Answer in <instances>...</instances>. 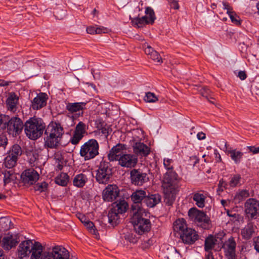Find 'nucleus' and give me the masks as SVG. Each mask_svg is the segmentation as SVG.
Wrapping results in <instances>:
<instances>
[{
	"mask_svg": "<svg viewBox=\"0 0 259 259\" xmlns=\"http://www.w3.org/2000/svg\"><path fill=\"white\" fill-rule=\"evenodd\" d=\"M30 259H72L68 250L62 245H54L47 249L38 241L32 243Z\"/></svg>",
	"mask_w": 259,
	"mask_h": 259,
	"instance_id": "nucleus-1",
	"label": "nucleus"
},
{
	"mask_svg": "<svg viewBox=\"0 0 259 259\" xmlns=\"http://www.w3.org/2000/svg\"><path fill=\"white\" fill-rule=\"evenodd\" d=\"M63 134V128L60 124L56 122L50 123L45 131L46 136L45 146L49 148H56L59 144Z\"/></svg>",
	"mask_w": 259,
	"mask_h": 259,
	"instance_id": "nucleus-2",
	"label": "nucleus"
},
{
	"mask_svg": "<svg viewBox=\"0 0 259 259\" xmlns=\"http://www.w3.org/2000/svg\"><path fill=\"white\" fill-rule=\"evenodd\" d=\"M135 209H137L136 212L133 213L131 222L134 227L135 232L141 235L148 232L151 228V222L149 220L145 219L143 217L144 214L147 215L145 209H140L139 207L133 206Z\"/></svg>",
	"mask_w": 259,
	"mask_h": 259,
	"instance_id": "nucleus-3",
	"label": "nucleus"
},
{
	"mask_svg": "<svg viewBox=\"0 0 259 259\" xmlns=\"http://www.w3.org/2000/svg\"><path fill=\"white\" fill-rule=\"evenodd\" d=\"M46 128L45 123L42 119L35 117L30 118L24 124V131L26 136L31 140H36L43 134Z\"/></svg>",
	"mask_w": 259,
	"mask_h": 259,
	"instance_id": "nucleus-4",
	"label": "nucleus"
},
{
	"mask_svg": "<svg viewBox=\"0 0 259 259\" xmlns=\"http://www.w3.org/2000/svg\"><path fill=\"white\" fill-rule=\"evenodd\" d=\"M99 145L95 139H90L81 146L80 155L85 160L94 158L99 154Z\"/></svg>",
	"mask_w": 259,
	"mask_h": 259,
	"instance_id": "nucleus-5",
	"label": "nucleus"
},
{
	"mask_svg": "<svg viewBox=\"0 0 259 259\" xmlns=\"http://www.w3.org/2000/svg\"><path fill=\"white\" fill-rule=\"evenodd\" d=\"M188 215L198 226L204 229L209 228L210 220L203 211L193 207L189 210Z\"/></svg>",
	"mask_w": 259,
	"mask_h": 259,
	"instance_id": "nucleus-6",
	"label": "nucleus"
},
{
	"mask_svg": "<svg viewBox=\"0 0 259 259\" xmlns=\"http://www.w3.org/2000/svg\"><path fill=\"white\" fill-rule=\"evenodd\" d=\"M112 175V168L108 162H101L99 169L97 170L96 179L100 184H107Z\"/></svg>",
	"mask_w": 259,
	"mask_h": 259,
	"instance_id": "nucleus-7",
	"label": "nucleus"
},
{
	"mask_svg": "<svg viewBox=\"0 0 259 259\" xmlns=\"http://www.w3.org/2000/svg\"><path fill=\"white\" fill-rule=\"evenodd\" d=\"M5 127L7 125V130L9 134L16 137L20 134L24 127L22 120L17 117H12L8 122L4 123Z\"/></svg>",
	"mask_w": 259,
	"mask_h": 259,
	"instance_id": "nucleus-8",
	"label": "nucleus"
},
{
	"mask_svg": "<svg viewBox=\"0 0 259 259\" xmlns=\"http://www.w3.org/2000/svg\"><path fill=\"white\" fill-rule=\"evenodd\" d=\"M131 182L137 186H142L149 181V178L146 172L140 169H133L130 172Z\"/></svg>",
	"mask_w": 259,
	"mask_h": 259,
	"instance_id": "nucleus-9",
	"label": "nucleus"
},
{
	"mask_svg": "<svg viewBox=\"0 0 259 259\" xmlns=\"http://www.w3.org/2000/svg\"><path fill=\"white\" fill-rule=\"evenodd\" d=\"M245 212L248 218L253 219L259 211V203L253 198H249L244 204Z\"/></svg>",
	"mask_w": 259,
	"mask_h": 259,
	"instance_id": "nucleus-10",
	"label": "nucleus"
},
{
	"mask_svg": "<svg viewBox=\"0 0 259 259\" xmlns=\"http://www.w3.org/2000/svg\"><path fill=\"white\" fill-rule=\"evenodd\" d=\"M22 183L26 186L34 184L39 179V175L33 169H28L22 172L21 175Z\"/></svg>",
	"mask_w": 259,
	"mask_h": 259,
	"instance_id": "nucleus-11",
	"label": "nucleus"
},
{
	"mask_svg": "<svg viewBox=\"0 0 259 259\" xmlns=\"http://www.w3.org/2000/svg\"><path fill=\"white\" fill-rule=\"evenodd\" d=\"M146 192L144 190H137L134 191L132 194L131 197L132 200L134 202V204L131 206V209L133 213L136 212L137 209H135L133 206H138L140 209H144L142 207V203H144V200L145 199L146 197Z\"/></svg>",
	"mask_w": 259,
	"mask_h": 259,
	"instance_id": "nucleus-12",
	"label": "nucleus"
},
{
	"mask_svg": "<svg viewBox=\"0 0 259 259\" xmlns=\"http://www.w3.org/2000/svg\"><path fill=\"white\" fill-rule=\"evenodd\" d=\"M236 243L233 237L230 238L222 246L225 255L228 259H235Z\"/></svg>",
	"mask_w": 259,
	"mask_h": 259,
	"instance_id": "nucleus-13",
	"label": "nucleus"
},
{
	"mask_svg": "<svg viewBox=\"0 0 259 259\" xmlns=\"http://www.w3.org/2000/svg\"><path fill=\"white\" fill-rule=\"evenodd\" d=\"M180 238L183 242L187 244H193L198 239V235L197 232L191 228H188L181 233Z\"/></svg>",
	"mask_w": 259,
	"mask_h": 259,
	"instance_id": "nucleus-14",
	"label": "nucleus"
},
{
	"mask_svg": "<svg viewBox=\"0 0 259 259\" xmlns=\"http://www.w3.org/2000/svg\"><path fill=\"white\" fill-rule=\"evenodd\" d=\"M119 192L116 185H109L103 192V198L106 201H112L118 196Z\"/></svg>",
	"mask_w": 259,
	"mask_h": 259,
	"instance_id": "nucleus-15",
	"label": "nucleus"
},
{
	"mask_svg": "<svg viewBox=\"0 0 259 259\" xmlns=\"http://www.w3.org/2000/svg\"><path fill=\"white\" fill-rule=\"evenodd\" d=\"M119 164L122 167H133L138 162L137 157L133 154H122L118 160Z\"/></svg>",
	"mask_w": 259,
	"mask_h": 259,
	"instance_id": "nucleus-16",
	"label": "nucleus"
},
{
	"mask_svg": "<svg viewBox=\"0 0 259 259\" xmlns=\"http://www.w3.org/2000/svg\"><path fill=\"white\" fill-rule=\"evenodd\" d=\"M177 179V174L172 170H167L164 175L162 181L163 189L174 188L173 184Z\"/></svg>",
	"mask_w": 259,
	"mask_h": 259,
	"instance_id": "nucleus-17",
	"label": "nucleus"
},
{
	"mask_svg": "<svg viewBox=\"0 0 259 259\" xmlns=\"http://www.w3.org/2000/svg\"><path fill=\"white\" fill-rule=\"evenodd\" d=\"M126 149V146L124 144H117L114 146L109 151L108 157L110 161L118 160L122 156V150Z\"/></svg>",
	"mask_w": 259,
	"mask_h": 259,
	"instance_id": "nucleus-18",
	"label": "nucleus"
},
{
	"mask_svg": "<svg viewBox=\"0 0 259 259\" xmlns=\"http://www.w3.org/2000/svg\"><path fill=\"white\" fill-rule=\"evenodd\" d=\"M47 95L45 93H39L32 101L31 107L33 110H38L47 104Z\"/></svg>",
	"mask_w": 259,
	"mask_h": 259,
	"instance_id": "nucleus-19",
	"label": "nucleus"
},
{
	"mask_svg": "<svg viewBox=\"0 0 259 259\" xmlns=\"http://www.w3.org/2000/svg\"><path fill=\"white\" fill-rule=\"evenodd\" d=\"M33 241L28 240L22 242L19 246L18 249V255L19 258H22L30 253V249Z\"/></svg>",
	"mask_w": 259,
	"mask_h": 259,
	"instance_id": "nucleus-20",
	"label": "nucleus"
},
{
	"mask_svg": "<svg viewBox=\"0 0 259 259\" xmlns=\"http://www.w3.org/2000/svg\"><path fill=\"white\" fill-rule=\"evenodd\" d=\"M132 146L134 152L137 155L145 156L149 154L150 148L143 143L134 142Z\"/></svg>",
	"mask_w": 259,
	"mask_h": 259,
	"instance_id": "nucleus-21",
	"label": "nucleus"
},
{
	"mask_svg": "<svg viewBox=\"0 0 259 259\" xmlns=\"http://www.w3.org/2000/svg\"><path fill=\"white\" fill-rule=\"evenodd\" d=\"M161 196L159 194H154L146 195L144 203L149 207H153L161 201Z\"/></svg>",
	"mask_w": 259,
	"mask_h": 259,
	"instance_id": "nucleus-22",
	"label": "nucleus"
},
{
	"mask_svg": "<svg viewBox=\"0 0 259 259\" xmlns=\"http://www.w3.org/2000/svg\"><path fill=\"white\" fill-rule=\"evenodd\" d=\"M18 243V241L17 240L16 237H14L12 235L5 237L2 240L3 247L7 250H9L12 247L15 246Z\"/></svg>",
	"mask_w": 259,
	"mask_h": 259,
	"instance_id": "nucleus-23",
	"label": "nucleus"
},
{
	"mask_svg": "<svg viewBox=\"0 0 259 259\" xmlns=\"http://www.w3.org/2000/svg\"><path fill=\"white\" fill-rule=\"evenodd\" d=\"M86 104L85 102L68 103L66 104V109L70 113H73L85 109Z\"/></svg>",
	"mask_w": 259,
	"mask_h": 259,
	"instance_id": "nucleus-24",
	"label": "nucleus"
},
{
	"mask_svg": "<svg viewBox=\"0 0 259 259\" xmlns=\"http://www.w3.org/2000/svg\"><path fill=\"white\" fill-rule=\"evenodd\" d=\"M18 97L14 93H11L7 99L6 104L8 110L15 112L17 109Z\"/></svg>",
	"mask_w": 259,
	"mask_h": 259,
	"instance_id": "nucleus-25",
	"label": "nucleus"
},
{
	"mask_svg": "<svg viewBox=\"0 0 259 259\" xmlns=\"http://www.w3.org/2000/svg\"><path fill=\"white\" fill-rule=\"evenodd\" d=\"M131 22L133 26L139 28L143 27L147 24H150L148 21V16H139L132 18L130 17Z\"/></svg>",
	"mask_w": 259,
	"mask_h": 259,
	"instance_id": "nucleus-26",
	"label": "nucleus"
},
{
	"mask_svg": "<svg viewBox=\"0 0 259 259\" xmlns=\"http://www.w3.org/2000/svg\"><path fill=\"white\" fill-rule=\"evenodd\" d=\"M163 189L164 194V202L166 205L170 206L172 204L175 200V195L173 193L174 191V188H165Z\"/></svg>",
	"mask_w": 259,
	"mask_h": 259,
	"instance_id": "nucleus-27",
	"label": "nucleus"
},
{
	"mask_svg": "<svg viewBox=\"0 0 259 259\" xmlns=\"http://www.w3.org/2000/svg\"><path fill=\"white\" fill-rule=\"evenodd\" d=\"M227 152L230 154L231 159L235 164H238L241 162L243 156V152L237 151L236 149L229 150Z\"/></svg>",
	"mask_w": 259,
	"mask_h": 259,
	"instance_id": "nucleus-28",
	"label": "nucleus"
},
{
	"mask_svg": "<svg viewBox=\"0 0 259 259\" xmlns=\"http://www.w3.org/2000/svg\"><path fill=\"white\" fill-rule=\"evenodd\" d=\"M108 222L112 226H115L119 223V213L115 209H111L108 214Z\"/></svg>",
	"mask_w": 259,
	"mask_h": 259,
	"instance_id": "nucleus-29",
	"label": "nucleus"
},
{
	"mask_svg": "<svg viewBox=\"0 0 259 259\" xmlns=\"http://www.w3.org/2000/svg\"><path fill=\"white\" fill-rule=\"evenodd\" d=\"M87 181L88 178L87 176L83 174H80L74 178L73 184L77 187L82 188L85 185Z\"/></svg>",
	"mask_w": 259,
	"mask_h": 259,
	"instance_id": "nucleus-30",
	"label": "nucleus"
},
{
	"mask_svg": "<svg viewBox=\"0 0 259 259\" xmlns=\"http://www.w3.org/2000/svg\"><path fill=\"white\" fill-rule=\"evenodd\" d=\"M188 228L185 221L183 219L177 220L174 223V230L175 231L179 232L180 235L181 233H183V231Z\"/></svg>",
	"mask_w": 259,
	"mask_h": 259,
	"instance_id": "nucleus-31",
	"label": "nucleus"
},
{
	"mask_svg": "<svg viewBox=\"0 0 259 259\" xmlns=\"http://www.w3.org/2000/svg\"><path fill=\"white\" fill-rule=\"evenodd\" d=\"M224 9L227 10V13L229 15L232 22L236 25H240V22L238 19L239 17L232 11V9L230 8V6L226 3H223Z\"/></svg>",
	"mask_w": 259,
	"mask_h": 259,
	"instance_id": "nucleus-32",
	"label": "nucleus"
},
{
	"mask_svg": "<svg viewBox=\"0 0 259 259\" xmlns=\"http://www.w3.org/2000/svg\"><path fill=\"white\" fill-rule=\"evenodd\" d=\"M113 205L114 207L112 209H115L116 212H118L119 214H122L125 212L128 207V204L124 200H121L119 202H115L113 203Z\"/></svg>",
	"mask_w": 259,
	"mask_h": 259,
	"instance_id": "nucleus-33",
	"label": "nucleus"
},
{
	"mask_svg": "<svg viewBox=\"0 0 259 259\" xmlns=\"http://www.w3.org/2000/svg\"><path fill=\"white\" fill-rule=\"evenodd\" d=\"M3 174L4 175V182L5 185L14 182L17 179V174L12 169L6 170Z\"/></svg>",
	"mask_w": 259,
	"mask_h": 259,
	"instance_id": "nucleus-34",
	"label": "nucleus"
},
{
	"mask_svg": "<svg viewBox=\"0 0 259 259\" xmlns=\"http://www.w3.org/2000/svg\"><path fill=\"white\" fill-rule=\"evenodd\" d=\"M249 196V193L247 190H241L236 193L234 197V201L235 203H239Z\"/></svg>",
	"mask_w": 259,
	"mask_h": 259,
	"instance_id": "nucleus-35",
	"label": "nucleus"
},
{
	"mask_svg": "<svg viewBox=\"0 0 259 259\" xmlns=\"http://www.w3.org/2000/svg\"><path fill=\"white\" fill-rule=\"evenodd\" d=\"M167 259H181V254L173 246H170L166 250Z\"/></svg>",
	"mask_w": 259,
	"mask_h": 259,
	"instance_id": "nucleus-36",
	"label": "nucleus"
},
{
	"mask_svg": "<svg viewBox=\"0 0 259 259\" xmlns=\"http://www.w3.org/2000/svg\"><path fill=\"white\" fill-rule=\"evenodd\" d=\"M69 181V177L66 173H61L55 178V183L60 186H66Z\"/></svg>",
	"mask_w": 259,
	"mask_h": 259,
	"instance_id": "nucleus-37",
	"label": "nucleus"
},
{
	"mask_svg": "<svg viewBox=\"0 0 259 259\" xmlns=\"http://www.w3.org/2000/svg\"><path fill=\"white\" fill-rule=\"evenodd\" d=\"M217 240L214 238L212 235H209L205 240V250L209 251L214 246Z\"/></svg>",
	"mask_w": 259,
	"mask_h": 259,
	"instance_id": "nucleus-38",
	"label": "nucleus"
},
{
	"mask_svg": "<svg viewBox=\"0 0 259 259\" xmlns=\"http://www.w3.org/2000/svg\"><path fill=\"white\" fill-rule=\"evenodd\" d=\"M205 197L203 194L196 193L194 195L193 200L196 201L197 205L200 208L204 206Z\"/></svg>",
	"mask_w": 259,
	"mask_h": 259,
	"instance_id": "nucleus-39",
	"label": "nucleus"
},
{
	"mask_svg": "<svg viewBox=\"0 0 259 259\" xmlns=\"http://www.w3.org/2000/svg\"><path fill=\"white\" fill-rule=\"evenodd\" d=\"M11 222L9 218L2 217L0 218V231H4L9 230L10 228Z\"/></svg>",
	"mask_w": 259,
	"mask_h": 259,
	"instance_id": "nucleus-40",
	"label": "nucleus"
},
{
	"mask_svg": "<svg viewBox=\"0 0 259 259\" xmlns=\"http://www.w3.org/2000/svg\"><path fill=\"white\" fill-rule=\"evenodd\" d=\"M145 13L146 14L145 16H148V21L150 24H152L156 19V16L154 10L151 7H147L145 9Z\"/></svg>",
	"mask_w": 259,
	"mask_h": 259,
	"instance_id": "nucleus-41",
	"label": "nucleus"
},
{
	"mask_svg": "<svg viewBox=\"0 0 259 259\" xmlns=\"http://www.w3.org/2000/svg\"><path fill=\"white\" fill-rule=\"evenodd\" d=\"M242 235L244 238L245 239L250 238L253 233L254 232L253 227L252 225L249 224L246 226L242 230Z\"/></svg>",
	"mask_w": 259,
	"mask_h": 259,
	"instance_id": "nucleus-42",
	"label": "nucleus"
},
{
	"mask_svg": "<svg viewBox=\"0 0 259 259\" xmlns=\"http://www.w3.org/2000/svg\"><path fill=\"white\" fill-rule=\"evenodd\" d=\"M17 159L13 156L8 155L5 158V165L9 169L14 166L16 163Z\"/></svg>",
	"mask_w": 259,
	"mask_h": 259,
	"instance_id": "nucleus-43",
	"label": "nucleus"
},
{
	"mask_svg": "<svg viewBox=\"0 0 259 259\" xmlns=\"http://www.w3.org/2000/svg\"><path fill=\"white\" fill-rule=\"evenodd\" d=\"M21 154L22 150L21 147L19 145L16 144L14 145L12 147L9 155L17 159L18 156L21 155Z\"/></svg>",
	"mask_w": 259,
	"mask_h": 259,
	"instance_id": "nucleus-44",
	"label": "nucleus"
},
{
	"mask_svg": "<svg viewBox=\"0 0 259 259\" xmlns=\"http://www.w3.org/2000/svg\"><path fill=\"white\" fill-rule=\"evenodd\" d=\"M144 100L146 102L154 103L157 101L158 99L154 93L148 92L146 94Z\"/></svg>",
	"mask_w": 259,
	"mask_h": 259,
	"instance_id": "nucleus-45",
	"label": "nucleus"
},
{
	"mask_svg": "<svg viewBox=\"0 0 259 259\" xmlns=\"http://www.w3.org/2000/svg\"><path fill=\"white\" fill-rule=\"evenodd\" d=\"M85 125L84 123L81 121L79 122L76 126L74 133L83 136L85 132Z\"/></svg>",
	"mask_w": 259,
	"mask_h": 259,
	"instance_id": "nucleus-46",
	"label": "nucleus"
},
{
	"mask_svg": "<svg viewBox=\"0 0 259 259\" xmlns=\"http://www.w3.org/2000/svg\"><path fill=\"white\" fill-rule=\"evenodd\" d=\"M84 226H86V227L89 229V230L93 234H95L97 236L99 235L97 230L95 228V225L94 223L89 221L88 220L85 223H84Z\"/></svg>",
	"mask_w": 259,
	"mask_h": 259,
	"instance_id": "nucleus-47",
	"label": "nucleus"
},
{
	"mask_svg": "<svg viewBox=\"0 0 259 259\" xmlns=\"http://www.w3.org/2000/svg\"><path fill=\"white\" fill-rule=\"evenodd\" d=\"M48 184L45 182L41 183H38L34 186L35 191H39L40 192H45L48 189Z\"/></svg>",
	"mask_w": 259,
	"mask_h": 259,
	"instance_id": "nucleus-48",
	"label": "nucleus"
},
{
	"mask_svg": "<svg viewBox=\"0 0 259 259\" xmlns=\"http://www.w3.org/2000/svg\"><path fill=\"white\" fill-rule=\"evenodd\" d=\"M27 155L29 156V161L31 164L33 163L38 159L39 155L36 151L28 152Z\"/></svg>",
	"mask_w": 259,
	"mask_h": 259,
	"instance_id": "nucleus-49",
	"label": "nucleus"
},
{
	"mask_svg": "<svg viewBox=\"0 0 259 259\" xmlns=\"http://www.w3.org/2000/svg\"><path fill=\"white\" fill-rule=\"evenodd\" d=\"M241 177L239 175H234L230 181L229 185L231 187H236L239 183Z\"/></svg>",
	"mask_w": 259,
	"mask_h": 259,
	"instance_id": "nucleus-50",
	"label": "nucleus"
},
{
	"mask_svg": "<svg viewBox=\"0 0 259 259\" xmlns=\"http://www.w3.org/2000/svg\"><path fill=\"white\" fill-rule=\"evenodd\" d=\"M150 58L154 61L160 64L162 63L163 62L162 58L156 51L153 52V54L150 56Z\"/></svg>",
	"mask_w": 259,
	"mask_h": 259,
	"instance_id": "nucleus-51",
	"label": "nucleus"
},
{
	"mask_svg": "<svg viewBox=\"0 0 259 259\" xmlns=\"http://www.w3.org/2000/svg\"><path fill=\"white\" fill-rule=\"evenodd\" d=\"M83 137V135H80L74 133L73 137L71 139V143L73 145H76L78 144L79 141Z\"/></svg>",
	"mask_w": 259,
	"mask_h": 259,
	"instance_id": "nucleus-52",
	"label": "nucleus"
},
{
	"mask_svg": "<svg viewBox=\"0 0 259 259\" xmlns=\"http://www.w3.org/2000/svg\"><path fill=\"white\" fill-rule=\"evenodd\" d=\"M8 144V139L6 136L4 135H0V148L5 149L6 145Z\"/></svg>",
	"mask_w": 259,
	"mask_h": 259,
	"instance_id": "nucleus-53",
	"label": "nucleus"
},
{
	"mask_svg": "<svg viewBox=\"0 0 259 259\" xmlns=\"http://www.w3.org/2000/svg\"><path fill=\"white\" fill-rule=\"evenodd\" d=\"M172 160L171 159L167 158L164 159L163 164L167 170H172L173 165L171 164Z\"/></svg>",
	"mask_w": 259,
	"mask_h": 259,
	"instance_id": "nucleus-54",
	"label": "nucleus"
},
{
	"mask_svg": "<svg viewBox=\"0 0 259 259\" xmlns=\"http://www.w3.org/2000/svg\"><path fill=\"white\" fill-rule=\"evenodd\" d=\"M125 238L133 243H136L138 240V237L133 233L126 235L125 236Z\"/></svg>",
	"mask_w": 259,
	"mask_h": 259,
	"instance_id": "nucleus-55",
	"label": "nucleus"
},
{
	"mask_svg": "<svg viewBox=\"0 0 259 259\" xmlns=\"http://www.w3.org/2000/svg\"><path fill=\"white\" fill-rule=\"evenodd\" d=\"M108 32V29L104 26H100L96 28L95 34L105 33Z\"/></svg>",
	"mask_w": 259,
	"mask_h": 259,
	"instance_id": "nucleus-56",
	"label": "nucleus"
},
{
	"mask_svg": "<svg viewBox=\"0 0 259 259\" xmlns=\"http://www.w3.org/2000/svg\"><path fill=\"white\" fill-rule=\"evenodd\" d=\"M227 184L225 183V182L223 180L221 179L220 182L219 184L218 185V192H223V188H226Z\"/></svg>",
	"mask_w": 259,
	"mask_h": 259,
	"instance_id": "nucleus-57",
	"label": "nucleus"
},
{
	"mask_svg": "<svg viewBox=\"0 0 259 259\" xmlns=\"http://www.w3.org/2000/svg\"><path fill=\"white\" fill-rule=\"evenodd\" d=\"M200 94L201 95L205 97L206 98L208 99V95L210 93V91L206 87L203 88L200 90Z\"/></svg>",
	"mask_w": 259,
	"mask_h": 259,
	"instance_id": "nucleus-58",
	"label": "nucleus"
},
{
	"mask_svg": "<svg viewBox=\"0 0 259 259\" xmlns=\"http://www.w3.org/2000/svg\"><path fill=\"white\" fill-rule=\"evenodd\" d=\"M168 3L170 4V6L171 8H173L176 10H178L179 9V6L178 3L176 0H168Z\"/></svg>",
	"mask_w": 259,
	"mask_h": 259,
	"instance_id": "nucleus-59",
	"label": "nucleus"
},
{
	"mask_svg": "<svg viewBox=\"0 0 259 259\" xmlns=\"http://www.w3.org/2000/svg\"><path fill=\"white\" fill-rule=\"evenodd\" d=\"M154 241L152 239H150L146 241H144V242L143 243V248L144 249L149 248L154 243Z\"/></svg>",
	"mask_w": 259,
	"mask_h": 259,
	"instance_id": "nucleus-60",
	"label": "nucleus"
},
{
	"mask_svg": "<svg viewBox=\"0 0 259 259\" xmlns=\"http://www.w3.org/2000/svg\"><path fill=\"white\" fill-rule=\"evenodd\" d=\"M109 127L107 126H104L101 128L99 131L101 133H102L103 135H104L106 138L108 136L109 134Z\"/></svg>",
	"mask_w": 259,
	"mask_h": 259,
	"instance_id": "nucleus-61",
	"label": "nucleus"
},
{
	"mask_svg": "<svg viewBox=\"0 0 259 259\" xmlns=\"http://www.w3.org/2000/svg\"><path fill=\"white\" fill-rule=\"evenodd\" d=\"M247 148L249 150L250 152H252L253 154H254L259 153V147H255V146H248Z\"/></svg>",
	"mask_w": 259,
	"mask_h": 259,
	"instance_id": "nucleus-62",
	"label": "nucleus"
},
{
	"mask_svg": "<svg viewBox=\"0 0 259 259\" xmlns=\"http://www.w3.org/2000/svg\"><path fill=\"white\" fill-rule=\"evenodd\" d=\"M154 51L155 50L150 46H147V48L145 49V52L147 55L151 56Z\"/></svg>",
	"mask_w": 259,
	"mask_h": 259,
	"instance_id": "nucleus-63",
	"label": "nucleus"
},
{
	"mask_svg": "<svg viewBox=\"0 0 259 259\" xmlns=\"http://www.w3.org/2000/svg\"><path fill=\"white\" fill-rule=\"evenodd\" d=\"M254 248L255 250L259 252V237L255 238L254 240Z\"/></svg>",
	"mask_w": 259,
	"mask_h": 259,
	"instance_id": "nucleus-64",
	"label": "nucleus"
}]
</instances>
